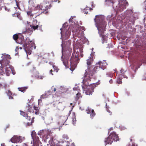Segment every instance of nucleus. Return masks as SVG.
Returning a JSON list of instances; mask_svg holds the SVG:
<instances>
[{"instance_id": "obj_57", "label": "nucleus", "mask_w": 146, "mask_h": 146, "mask_svg": "<svg viewBox=\"0 0 146 146\" xmlns=\"http://www.w3.org/2000/svg\"><path fill=\"white\" fill-rule=\"evenodd\" d=\"M111 114H112V113H111L110 114V115H111Z\"/></svg>"}, {"instance_id": "obj_7", "label": "nucleus", "mask_w": 146, "mask_h": 146, "mask_svg": "<svg viewBox=\"0 0 146 146\" xmlns=\"http://www.w3.org/2000/svg\"><path fill=\"white\" fill-rule=\"evenodd\" d=\"M31 45L30 44H28V43H25L22 46L23 48L27 54H31V50H33V47L34 49L36 48V46L35 45V44L34 43L32 44V42Z\"/></svg>"}, {"instance_id": "obj_6", "label": "nucleus", "mask_w": 146, "mask_h": 146, "mask_svg": "<svg viewBox=\"0 0 146 146\" xmlns=\"http://www.w3.org/2000/svg\"><path fill=\"white\" fill-rule=\"evenodd\" d=\"M83 84L84 86H86V90H85V93L87 95H90L92 94V93L94 92V87L95 86L94 84H92L89 82V84L88 85H85L83 82Z\"/></svg>"}, {"instance_id": "obj_37", "label": "nucleus", "mask_w": 146, "mask_h": 146, "mask_svg": "<svg viewBox=\"0 0 146 146\" xmlns=\"http://www.w3.org/2000/svg\"><path fill=\"white\" fill-rule=\"evenodd\" d=\"M29 121H30L31 119V118L30 116H29L28 115H27V117H25Z\"/></svg>"}, {"instance_id": "obj_62", "label": "nucleus", "mask_w": 146, "mask_h": 146, "mask_svg": "<svg viewBox=\"0 0 146 146\" xmlns=\"http://www.w3.org/2000/svg\"><path fill=\"white\" fill-rule=\"evenodd\" d=\"M82 88H84L83 86H82Z\"/></svg>"}, {"instance_id": "obj_13", "label": "nucleus", "mask_w": 146, "mask_h": 146, "mask_svg": "<svg viewBox=\"0 0 146 146\" xmlns=\"http://www.w3.org/2000/svg\"><path fill=\"white\" fill-rule=\"evenodd\" d=\"M30 27L32 28L33 30L35 31L37 30L39 27H41L40 25L39 26V23H37V21L35 20L33 21L32 24L30 25Z\"/></svg>"}, {"instance_id": "obj_18", "label": "nucleus", "mask_w": 146, "mask_h": 146, "mask_svg": "<svg viewBox=\"0 0 146 146\" xmlns=\"http://www.w3.org/2000/svg\"><path fill=\"white\" fill-rule=\"evenodd\" d=\"M5 66V72L7 76H9L11 73V71H12V68L10 67L9 65Z\"/></svg>"}, {"instance_id": "obj_11", "label": "nucleus", "mask_w": 146, "mask_h": 146, "mask_svg": "<svg viewBox=\"0 0 146 146\" xmlns=\"http://www.w3.org/2000/svg\"><path fill=\"white\" fill-rule=\"evenodd\" d=\"M30 71L33 74V76H35L37 78L42 79L45 77L44 75H40L38 72L36 70L35 68L33 67L32 69Z\"/></svg>"}, {"instance_id": "obj_22", "label": "nucleus", "mask_w": 146, "mask_h": 146, "mask_svg": "<svg viewBox=\"0 0 146 146\" xmlns=\"http://www.w3.org/2000/svg\"><path fill=\"white\" fill-rule=\"evenodd\" d=\"M27 88V87H24L21 88H18L19 91H21V92H24Z\"/></svg>"}, {"instance_id": "obj_33", "label": "nucleus", "mask_w": 146, "mask_h": 146, "mask_svg": "<svg viewBox=\"0 0 146 146\" xmlns=\"http://www.w3.org/2000/svg\"><path fill=\"white\" fill-rule=\"evenodd\" d=\"M51 90L52 92L54 91V92H55L56 91V88L54 86H53L51 87Z\"/></svg>"}, {"instance_id": "obj_31", "label": "nucleus", "mask_w": 146, "mask_h": 146, "mask_svg": "<svg viewBox=\"0 0 146 146\" xmlns=\"http://www.w3.org/2000/svg\"><path fill=\"white\" fill-rule=\"evenodd\" d=\"M4 73V71L3 70V68L1 67H0V74L3 75Z\"/></svg>"}, {"instance_id": "obj_20", "label": "nucleus", "mask_w": 146, "mask_h": 146, "mask_svg": "<svg viewBox=\"0 0 146 146\" xmlns=\"http://www.w3.org/2000/svg\"><path fill=\"white\" fill-rule=\"evenodd\" d=\"M81 93L79 92H78V93L76 94V96L75 97V99L76 100H78L80 98H82Z\"/></svg>"}, {"instance_id": "obj_43", "label": "nucleus", "mask_w": 146, "mask_h": 146, "mask_svg": "<svg viewBox=\"0 0 146 146\" xmlns=\"http://www.w3.org/2000/svg\"><path fill=\"white\" fill-rule=\"evenodd\" d=\"M83 52H81L80 53V56L81 57H82L83 56V54L82 53Z\"/></svg>"}, {"instance_id": "obj_38", "label": "nucleus", "mask_w": 146, "mask_h": 146, "mask_svg": "<svg viewBox=\"0 0 146 146\" xmlns=\"http://www.w3.org/2000/svg\"><path fill=\"white\" fill-rule=\"evenodd\" d=\"M16 5L17 6V7H18V8L19 9H20V8L19 7V5L18 4V2L17 1H16Z\"/></svg>"}, {"instance_id": "obj_27", "label": "nucleus", "mask_w": 146, "mask_h": 146, "mask_svg": "<svg viewBox=\"0 0 146 146\" xmlns=\"http://www.w3.org/2000/svg\"><path fill=\"white\" fill-rule=\"evenodd\" d=\"M33 141H35L36 142H38L39 141V138L37 136H35L32 138Z\"/></svg>"}, {"instance_id": "obj_8", "label": "nucleus", "mask_w": 146, "mask_h": 146, "mask_svg": "<svg viewBox=\"0 0 146 146\" xmlns=\"http://www.w3.org/2000/svg\"><path fill=\"white\" fill-rule=\"evenodd\" d=\"M26 108L27 111L30 113L35 114L36 115L39 114L38 108L35 106L28 105L26 106Z\"/></svg>"}, {"instance_id": "obj_44", "label": "nucleus", "mask_w": 146, "mask_h": 146, "mask_svg": "<svg viewBox=\"0 0 146 146\" xmlns=\"http://www.w3.org/2000/svg\"><path fill=\"white\" fill-rule=\"evenodd\" d=\"M109 82L110 84H112L113 83V81H112V79H111L110 80Z\"/></svg>"}, {"instance_id": "obj_34", "label": "nucleus", "mask_w": 146, "mask_h": 146, "mask_svg": "<svg viewBox=\"0 0 146 146\" xmlns=\"http://www.w3.org/2000/svg\"><path fill=\"white\" fill-rule=\"evenodd\" d=\"M31 11H29L27 12V15H30V17L33 16V15L32 14H31Z\"/></svg>"}, {"instance_id": "obj_9", "label": "nucleus", "mask_w": 146, "mask_h": 146, "mask_svg": "<svg viewBox=\"0 0 146 146\" xmlns=\"http://www.w3.org/2000/svg\"><path fill=\"white\" fill-rule=\"evenodd\" d=\"M11 58L10 55H6L4 56L3 59L0 60V63L2 66H9V60Z\"/></svg>"}, {"instance_id": "obj_61", "label": "nucleus", "mask_w": 146, "mask_h": 146, "mask_svg": "<svg viewBox=\"0 0 146 146\" xmlns=\"http://www.w3.org/2000/svg\"><path fill=\"white\" fill-rule=\"evenodd\" d=\"M88 12H87V13H86V14H88Z\"/></svg>"}, {"instance_id": "obj_56", "label": "nucleus", "mask_w": 146, "mask_h": 146, "mask_svg": "<svg viewBox=\"0 0 146 146\" xmlns=\"http://www.w3.org/2000/svg\"><path fill=\"white\" fill-rule=\"evenodd\" d=\"M44 131H43V130H42V131H41V132H43Z\"/></svg>"}, {"instance_id": "obj_40", "label": "nucleus", "mask_w": 146, "mask_h": 146, "mask_svg": "<svg viewBox=\"0 0 146 146\" xmlns=\"http://www.w3.org/2000/svg\"><path fill=\"white\" fill-rule=\"evenodd\" d=\"M35 0H29V2L30 3H32L33 1L34 2L35 1Z\"/></svg>"}, {"instance_id": "obj_45", "label": "nucleus", "mask_w": 146, "mask_h": 146, "mask_svg": "<svg viewBox=\"0 0 146 146\" xmlns=\"http://www.w3.org/2000/svg\"><path fill=\"white\" fill-rule=\"evenodd\" d=\"M53 71L52 70H50V74H51L52 75H53V74H52V72Z\"/></svg>"}, {"instance_id": "obj_4", "label": "nucleus", "mask_w": 146, "mask_h": 146, "mask_svg": "<svg viewBox=\"0 0 146 146\" xmlns=\"http://www.w3.org/2000/svg\"><path fill=\"white\" fill-rule=\"evenodd\" d=\"M72 31L74 33H75V35L77 36L80 37L83 36L84 31L85 29L84 27H78L77 25L74 24L71 27Z\"/></svg>"}, {"instance_id": "obj_42", "label": "nucleus", "mask_w": 146, "mask_h": 146, "mask_svg": "<svg viewBox=\"0 0 146 146\" xmlns=\"http://www.w3.org/2000/svg\"><path fill=\"white\" fill-rule=\"evenodd\" d=\"M9 97V99H13V97L11 96V95H10L8 96Z\"/></svg>"}, {"instance_id": "obj_51", "label": "nucleus", "mask_w": 146, "mask_h": 146, "mask_svg": "<svg viewBox=\"0 0 146 146\" xmlns=\"http://www.w3.org/2000/svg\"><path fill=\"white\" fill-rule=\"evenodd\" d=\"M123 70L122 69L121 70H120V71H121V73L122 72H123Z\"/></svg>"}, {"instance_id": "obj_46", "label": "nucleus", "mask_w": 146, "mask_h": 146, "mask_svg": "<svg viewBox=\"0 0 146 146\" xmlns=\"http://www.w3.org/2000/svg\"><path fill=\"white\" fill-rule=\"evenodd\" d=\"M68 42L69 43V44H70L71 43V41L70 40H68Z\"/></svg>"}, {"instance_id": "obj_50", "label": "nucleus", "mask_w": 146, "mask_h": 146, "mask_svg": "<svg viewBox=\"0 0 146 146\" xmlns=\"http://www.w3.org/2000/svg\"><path fill=\"white\" fill-rule=\"evenodd\" d=\"M12 71L13 74H15V72H13V71Z\"/></svg>"}, {"instance_id": "obj_41", "label": "nucleus", "mask_w": 146, "mask_h": 146, "mask_svg": "<svg viewBox=\"0 0 146 146\" xmlns=\"http://www.w3.org/2000/svg\"><path fill=\"white\" fill-rule=\"evenodd\" d=\"M117 82L118 83V84H121V83H122V82L121 80H118L117 81Z\"/></svg>"}, {"instance_id": "obj_59", "label": "nucleus", "mask_w": 146, "mask_h": 146, "mask_svg": "<svg viewBox=\"0 0 146 146\" xmlns=\"http://www.w3.org/2000/svg\"><path fill=\"white\" fill-rule=\"evenodd\" d=\"M2 85L1 84H0V86H1Z\"/></svg>"}, {"instance_id": "obj_5", "label": "nucleus", "mask_w": 146, "mask_h": 146, "mask_svg": "<svg viewBox=\"0 0 146 146\" xmlns=\"http://www.w3.org/2000/svg\"><path fill=\"white\" fill-rule=\"evenodd\" d=\"M119 140V138L118 135L115 132H113L106 139L105 142L106 145L109 144H111L113 141H117Z\"/></svg>"}, {"instance_id": "obj_21", "label": "nucleus", "mask_w": 146, "mask_h": 146, "mask_svg": "<svg viewBox=\"0 0 146 146\" xmlns=\"http://www.w3.org/2000/svg\"><path fill=\"white\" fill-rule=\"evenodd\" d=\"M96 114L94 110H92L91 112L90 113V118H91L92 119H93L94 117L96 115Z\"/></svg>"}, {"instance_id": "obj_48", "label": "nucleus", "mask_w": 146, "mask_h": 146, "mask_svg": "<svg viewBox=\"0 0 146 146\" xmlns=\"http://www.w3.org/2000/svg\"><path fill=\"white\" fill-rule=\"evenodd\" d=\"M45 96L44 95H42V96H41V98H44V96Z\"/></svg>"}, {"instance_id": "obj_19", "label": "nucleus", "mask_w": 146, "mask_h": 146, "mask_svg": "<svg viewBox=\"0 0 146 146\" xmlns=\"http://www.w3.org/2000/svg\"><path fill=\"white\" fill-rule=\"evenodd\" d=\"M126 5L125 4H121L120 5L118 10L121 12L124 10V9H126Z\"/></svg>"}, {"instance_id": "obj_26", "label": "nucleus", "mask_w": 146, "mask_h": 146, "mask_svg": "<svg viewBox=\"0 0 146 146\" xmlns=\"http://www.w3.org/2000/svg\"><path fill=\"white\" fill-rule=\"evenodd\" d=\"M20 111V114L23 116V117H27V114L25 112L22 111Z\"/></svg>"}, {"instance_id": "obj_24", "label": "nucleus", "mask_w": 146, "mask_h": 146, "mask_svg": "<svg viewBox=\"0 0 146 146\" xmlns=\"http://www.w3.org/2000/svg\"><path fill=\"white\" fill-rule=\"evenodd\" d=\"M13 39L16 41L18 39L19 37L18 35L17 34H15L13 35Z\"/></svg>"}, {"instance_id": "obj_49", "label": "nucleus", "mask_w": 146, "mask_h": 146, "mask_svg": "<svg viewBox=\"0 0 146 146\" xmlns=\"http://www.w3.org/2000/svg\"><path fill=\"white\" fill-rule=\"evenodd\" d=\"M125 4H125V5H128V3L127 2H125Z\"/></svg>"}, {"instance_id": "obj_53", "label": "nucleus", "mask_w": 146, "mask_h": 146, "mask_svg": "<svg viewBox=\"0 0 146 146\" xmlns=\"http://www.w3.org/2000/svg\"><path fill=\"white\" fill-rule=\"evenodd\" d=\"M19 49H22V47H19Z\"/></svg>"}, {"instance_id": "obj_39", "label": "nucleus", "mask_w": 146, "mask_h": 146, "mask_svg": "<svg viewBox=\"0 0 146 146\" xmlns=\"http://www.w3.org/2000/svg\"><path fill=\"white\" fill-rule=\"evenodd\" d=\"M49 64H50L51 66H52L53 65H54V63L52 62H49Z\"/></svg>"}, {"instance_id": "obj_23", "label": "nucleus", "mask_w": 146, "mask_h": 146, "mask_svg": "<svg viewBox=\"0 0 146 146\" xmlns=\"http://www.w3.org/2000/svg\"><path fill=\"white\" fill-rule=\"evenodd\" d=\"M61 60L63 61L64 64L66 66L68 64V60L66 59H63L61 58Z\"/></svg>"}, {"instance_id": "obj_58", "label": "nucleus", "mask_w": 146, "mask_h": 146, "mask_svg": "<svg viewBox=\"0 0 146 146\" xmlns=\"http://www.w3.org/2000/svg\"><path fill=\"white\" fill-rule=\"evenodd\" d=\"M112 3H113V5L114 4V3H113V2H112Z\"/></svg>"}, {"instance_id": "obj_14", "label": "nucleus", "mask_w": 146, "mask_h": 146, "mask_svg": "<svg viewBox=\"0 0 146 146\" xmlns=\"http://www.w3.org/2000/svg\"><path fill=\"white\" fill-rule=\"evenodd\" d=\"M37 8H39L40 9H41L43 11H44L48 9V7L46 5V3H40L39 5H38Z\"/></svg>"}, {"instance_id": "obj_12", "label": "nucleus", "mask_w": 146, "mask_h": 146, "mask_svg": "<svg viewBox=\"0 0 146 146\" xmlns=\"http://www.w3.org/2000/svg\"><path fill=\"white\" fill-rule=\"evenodd\" d=\"M16 42L19 44H22L23 45L24 44L27 43H28L29 44H30L32 42V41L30 40L29 38H27L26 39V42H25L24 37L22 36L21 37H19Z\"/></svg>"}, {"instance_id": "obj_30", "label": "nucleus", "mask_w": 146, "mask_h": 146, "mask_svg": "<svg viewBox=\"0 0 146 146\" xmlns=\"http://www.w3.org/2000/svg\"><path fill=\"white\" fill-rule=\"evenodd\" d=\"M91 110L88 107L87 109L86 110V113L88 114H90L91 112Z\"/></svg>"}, {"instance_id": "obj_54", "label": "nucleus", "mask_w": 146, "mask_h": 146, "mask_svg": "<svg viewBox=\"0 0 146 146\" xmlns=\"http://www.w3.org/2000/svg\"><path fill=\"white\" fill-rule=\"evenodd\" d=\"M69 115H70V111H69Z\"/></svg>"}, {"instance_id": "obj_3", "label": "nucleus", "mask_w": 146, "mask_h": 146, "mask_svg": "<svg viewBox=\"0 0 146 146\" xmlns=\"http://www.w3.org/2000/svg\"><path fill=\"white\" fill-rule=\"evenodd\" d=\"M74 52H76L75 56L72 54V56L70 60V69L73 71L77 65V64L79 61V59L78 57L79 56V54L80 52H83V50L81 48L78 49L76 51H74Z\"/></svg>"}, {"instance_id": "obj_52", "label": "nucleus", "mask_w": 146, "mask_h": 146, "mask_svg": "<svg viewBox=\"0 0 146 146\" xmlns=\"http://www.w3.org/2000/svg\"><path fill=\"white\" fill-rule=\"evenodd\" d=\"M69 50L70 51H72V49H69Z\"/></svg>"}, {"instance_id": "obj_35", "label": "nucleus", "mask_w": 146, "mask_h": 146, "mask_svg": "<svg viewBox=\"0 0 146 146\" xmlns=\"http://www.w3.org/2000/svg\"><path fill=\"white\" fill-rule=\"evenodd\" d=\"M19 48L18 47H16L15 49V51L16 52L15 54H17L18 53Z\"/></svg>"}, {"instance_id": "obj_32", "label": "nucleus", "mask_w": 146, "mask_h": 146, "mask_svg": "<svg viewBox=\"0 0 146 146\" xmlns=\"http://www.w3.org/2000/svg\"><path fill=\"white\" fill-rule=\"evenodd\" d=\"M6 93L8 96L12 95V92L10 90H8L6 92Z\"/></svg>"}, {"instance_id": "obj_28", "label": "nucleus", "mask_w": 146, "mask_h": 146, "mask_svg": "<svg viewBox=\"0 0 146 146\" xmlns=\"http://www.w3.org/2000/svg\"><path fill=\"white\" fill-rule=\"evenodd\" d=\"M36 133L35 131H32L31 134V136L32 138L36 136Z\"/></svg>"}, {"instance_id": "obj_47", "label": "nucleus", "mask_w": 146, "mask_h": 146, "mask_svg": "<svg viewBox=\"0 0 146 146\" xmlns=\"http://www.w3.org/2000/svg\"><path fill=\"white\" fill-rule=\"evenodd\" d=\"M131 146H137V145H135V143H132Z\"/></svg>"}, {"instance_id": "obj_10", "label": "nucleus", "mask_w": 146, "mask_h": 146, "mask_svg": "<svg viewBox=\"0 0 146 146\" xmlns=\"http://www.w3.org/2000/svg\"><path fill=\"white\" fill-rule=\"evenodd\" d=\"M94 59L93 56L90 54V56L89 57V59L87 60V64L88 65V69L87 70L88 73H90L92 72V66L91 65L93 62V61Z\"/></svg>"}, {"instance_id": "obj_1", "label": "nucleus", "mask_w": 146, "mask_h": 146, "mask_svg": "<svg viewBox=\"0 0 146 146\" xmlns=\"http://www.w3.org/2000/svg\"><path fill=\"white\" fill-rule=\"evenodd\" d=\"M107 65L108 64L106 61H100L96 63L93 70H92L91 73H88L87 70H86L84 76L83 77L84 83L86 85H89V82L91 81L90 76H92L96 73H100L106 68Z\"/></svg>"}, {"instance_id": "obj_2", "label": "nucleus", "mask_w": 146, "mask_h": 146, "mask_svg": "<svg viewBox=\"0 0 146 146\" xmlns=\"http://www.w3.org/2000/svg\"><path fill=\"white\" fill-rule=\"evenodd\" d=\"M96 27L98 31V33L100 36L102 37V43L106 40L107 36L104 35L105 31L106 24L104 20V18L101 15H96L94 19Z\"/></svg>"}, {"instance_id": "obj_25", "label": "nucleus", "mask_w": 146, "mask_h": 146, "mask_svg": "<svg viewBox=\"0 0 146 146\" xmlns=\"http://www.w3.org/2000/svg\"><path fill=\"white\" fill-rule=\"evenodd\" d=\"M76 116L74 115L73 116L72 120V123L74 125H75L76 123Z\"/></svg>"}, {"instance_id": "obj_55", "label": "nucleus", "mask_w": 146, "mask_h": 146, "mask_svg": "<svg viewBox=\"0 0 146 146\" xmlns=\"http://www.w3.org/2000/svg\"><path fill=\"white\" fill-rule=\"evenodd\" d=\"M123 74H124L123 73H122V74H121L123 75V76H124Z\"/></svg>"}, {"instance_id": "obj_16", "label": "nucleus", "mask_w": 146, "mask_h": 146, "mask_svg": "<svg viewBox=\"0 0 146 146\" xmlns=\"http://www.w3.org/2000/svg\"><path fill=\"white\" fill-rule=\"evenodd\" d=\"M21 140L20 137L17 136H14L11 139V141L13 143H17L19 142Z\"/></svg>"}, {"instance_id": "obj_60", "label": "nucleus", "mask_w": 146, "mask_h": 146, "mask_svg": "<svg viewBox=\"0 0 146 146\" xmlns=\"http://www.w3.org/2000/svg\"><path fill=\"white\" fill-rule=\"evenodd\" d=\"M124 78H126V77H124ZM126 78H127V77H126Z\"/></svg>"}, {"instance_id": "obj_36", "label": "nucleus", "mask_w": 146, "mask_h": 146, "mask_svg": "<svg viewBox=\"0 0 146 146\" xmlns=\"http://www.w3.org/2000/svg\"><path fill=\"white\" fill-rule=\"evenodd\" d=\"M34 117H32L31 119V121L30 123H29H29H28V124L29 125H31L30 123L32 124V123L33 122H34Z\"/></svg>"}, {"instance_id": "obj_17", "label": "nucleus", "mask_w": 146, "mask_h": 146, "mask_svg": "<svg viewBox=\"0 0 146 146\" xmlns=\"http://www.w3.org/2000/svg\"><path fill=\"white\" fill-rule=\"evenodd\" d=\"M33 32V29L32 28L30 27V25H27L25 28V31H23L22 33L25 34L26 33H31Z\"/></svg>"}, {"instance_id": "obj_63", "label": "nucleus", "mask_w": 146, "mask_h": 146, "mask_svg": "<svg viewBox=\"0 0 146 146\" xmlns=\"http://www.w3.org/2000/svg\"><path fill=\"white\" fill-rule=\"evenodd\" d=\"M75 89V88H73V89L74 90Z\"/></svg>"}, {"instance_id": "obj_15", "label": "nucleus", "mask_w": 146, "mask_h": 146, "mask_svg": "<svg viewBox=\"0 0 146 146\" xmlns=\"http://www.w3.org/2000/svg\"><path fill=\"white\" fill-rule=\"evenodd\" d=\"M71 33L70 31L67 30L65 33V34L62 37V41H63L65 40L68 39Z\"/></svg>"}, {"instance_id": "obj_29", "label": "nucleus", "mask_w": 146, "mask_h": 146, "mask_svg": "<svg viewBox=\"0 0 146 146\" xmlns=\"http://www.w3.org/2000/svg\"><path fill=\"white\" fill-rule=\"evenodd\" d=\"M52 67L54 69V71H56V72H57L59 70V69H58V68L56 67V66H55L54 65L52 66Z\"/></svg>"}]
</instances>
